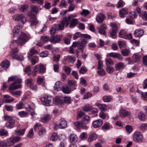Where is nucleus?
<instances>
[{
  "instance_id": "obj_1",
  "label": "nucleus",
  "mask_w": 147,
  "mask_h": 147,
  "mask_svg": "<svg viewBox=\"0 0 147 147\" xmlns=\"http://www.w3.org/2000/svg\"><path fill=\"white\" fill-rule=\"evenodd\" d=\"M76 14H71L68 16V18H64L59 24H55V29L57 30H63L65 25L66 26H67L69 23V22L71 18L77 17Z\"/></svg>"
},
{
  "instance_id": "obj_2",
  "label": "nucleus",
  "mask_w": 147,
  "mask_h": 147,
  "mask_svg": "<svg viewBox=\"0 0 147 147\" xmlns=\"http://www.w3.org/2000/svg\"><path fill=\"white\" fill-rule=\"evenodd\" d=\"M12 81H14V82L9 86L10 91L21 88V85L19 84L21 83V81L17 76H12L9 78L8 82Z\"/></svg>"
},
{
  "instance_id": "obj_3",
  "label": "nucleus",
  "mask_w": 147,
  "mask_h": 147,
  "mask_svg": "<svg viewBox=\"0 0 147 147\" xmlns=\"http://www.w3.org/2000/svg\"><path fill=\"white\" fill-rule=\"evenodd\" d=\"M40 10L36 6L32 5L31 6V11H29L27 13L28 15L30 18V25L31 26L37 24L38 22L36 19V16L33 12L36 13V14Z\"/></svg>"
},
{
  "instance_id": "obj_4",
  "label": "nucleus",
  "mask_w": 147,
  "mask_h": 147,
  "mask_svg": "<svg viewBox=\"0 0 147 147\" xmlns=\"http://www.w3.org/2000/svg\"><path fill=\"white\" fill-rule=\"evenodd\" d=\"M29 39L28 36L25 33L22 32L17 40H13L11 41L10 45L11 47L14 45H23L28 41Z\"/></svg>"
},
{
  "instance_id": "obj_5",
  "label": "nucleus",
  "mask_w": 147,
  "mask_h": 147,
  "mask_svg": "<svg viewBox=\"0 0 147 147\" xmlns=\"http://www.w3.org/2000/svg\"><path fill=\"white\" fill-rule=\"evenodd\" d=\"M46 68L42 64H39L36 65L34 67L33 71L32 72V75L34 76H36L37 74L44 73L45 71Z\"/></svg>"
},
{
  "instance_id": "obj_6",
  "label": "nucleus",
  "mask_w": 147,
  "mask_h": 147,
  "mask_svg": "<svg viewBox=\"0 0 147 147\" xmlns=\"http://www.w3.org/2000/svg\"><path fill=\"white\" fill-rule=\"evenodd\" d=\"M21 139V138L19 136L10 137L6 140V145L8 147L12 146L15 143L18 142Z\"/></svg>"
},
{
  "instance_id": "obj_7",
  "label": "nucleus",
  "mask_w": 147,
  "mask_h": 147,
  "mask_svg": "<svg viewBox=\"0 0 147 147\" xmlns=\"http://www.w3.org/2000/svg\"><path fill=\"white\" fill-rule=\"evenodd\" d=\"M87 43V41L84 39H82L80 42H73L71 47L74 48L77 46L78 48L82 52H83L84 48L85 47Z\"/></svg>"
},
{
  "instance_id": "obj_8",
  "label": "nucleus",
  "mask_w": 147,
  "mask_h": 147,
  "mask_svg": "<svg viewBox=\"0 0 147 147\" xmlns=\"http://www.w3.org/2000/svg\"><path fill=\"white\" fill-rule=\"evenodd\" d=\"M13 19L15 21H20L23 25L26 22V19L23 14H17L13 15L12 16Z\"/></svg>"
},
{
  "instance_id": "obj_9",
  "label": "nucleus",
  "mask_w": 147,
  "mask_h": 147,
  "mask_svg": "<svg viewBox=\"0 0 147 147\" xmlns=\"http://www.w3.org/2000/svg\"><path fill=\"white\" fill-rule=\"evenodd\" d=\"M133 140L135 142L138 143L142 142L143 140L142 134L139 131H136L133 136Z\"/></svg>"
},
{
  "instance_id": "obj_10",
  "label": "nucleus",
  "mask_w": 147,
  "mask_h": 147,
  "mask_svg": "<svg viewBox=\"0 0 147 147\" xmlns=\"http://www.w3.org/2000/svg\"><path fill=\"white\" fill-rule=\"evenodd\" d=\"M41 101L45 105L49 106L52 105L54 102L53 98L51 97H47L42 98Z\"/></svg>"
},
{
  "instance_id": "obj_11",
  "label": "nucleus",
  "mask_w": 147,
  "mask_h": 147,
  "mask_svg": "<svg viewBox=\"0 0 147 147\" xmlns=\"http://www.w3.org/2000/svg\"><path fill=\"white\" fill-rule=\"evenodd\" d=\"M110 26L112 29V31L110 32V36L113 38H115L117 37L116 33L117 30V24L111 23L110 24Z\"/></svg>"
},
{
  "instance_id": "obj_12",
  "label": "nucleus",
  "mask_w": 147,
  "mask_h": 147,
  "mask_svg": "<svg viewBox=\"0 0 147 147\" xmlns=\"http://www.w3.org/2000/svg\"><path fill=\"white\" fill-rule=\"evenodd\" d=\"M80 36L82 38H85L88 39H90L91 38L90 36L87 34H81L80 32H78L76 33L73 36V39L76 40Z\"/></svg>"
},
{
  "instance_id": "obj_13",
  "label": "nucleus",
  "mask_w": 147,
  "mask_h": 147,
  "mask_svg": "<svg viewBox=\"0 0 147 147\" xmlns=\"http://www.w3.org/2000/svg\"><path fill=\"white\" fill-rule=\"evenodd\" d=\"M10 46L12 49V50L10 53V55L12 57V58L15 59V58H17V56H18L17 54L19 50L17 48L14 49V47H15L17 46H15V45H13V46L11 47L10 45Z\"/></svg>"
},
{
  "instance_id": "obj_14",
  "label": "nucleus",
  "mask_w": 147,
  "mask_h": 147,
  "mask_svg": "<svg viewBox=\"0 0 147 147\" xmlns=\"http://www.w3.org/2000/svg\"><path fill=\"white\" fill-rule=\"evenodd\" d=\"M107 57H111L114 58H117L118 59L121 60L123 58L121 55L119 53L111 52L107 53Z\"/></svg>"
},
{
  "instance_id": "obj_15",
  "label": "nucleus",
  "mask_w": 147,
  "mask_h": 147,
  "mask_svg": "<svg viewBox=\"0 0 147 147\" xmlns=\"http://www.w3.org/2000/svg\"><path fill=\"white\" fill-rule=\"evenodd\" d=\"M9 62L8 60H5L2 62L0 65V71H1L3 69L8 68L10 66Z\"/></svg>"
},
{
  "instance_id": "obj_16",
  "label": "nucleus",
  "mask_w": 147,
  "mask_h": 147,
  "mask_svg": "<svg viewBox=\"0 0 147 147\" xmlns=\"http://www.w3.org/2000/svg\"><path fill=\"white\" fill-rule=\"evenodd\" d=\"M23 26L19 25H17L14 28L13 30V34L14 37H17L18 35L20 30Z\"/></svg>"
},
{
  "instance_id": "obj_17",
  "label": "nucleus",
  "mask_w": 147,
  "mask_h": 147,
  "mask_svg": "<svg viewBox=\"0 0 147 147\" xmlns=\"http://www.w3.org/2000/svg\"><path fill=\"white\" fill-rule=\"evenodd\" d=\"M107 26L105 24H102L100 25V27L98 28L99 33L101 34L105 35V31L107 30Z\"/></svg>"
},
{
  "instance_id": "obj_18",
  "label": "nucleus",
  "mask_w": 147,
  "mask_h": 147,
  "mask_svg": "<svg viewBox=\"0 0 147 147\" xmlns=\"http://www.w3.org/2000/svg\"><path fill=\"white\" fill-rule=\"evenodd\" d=\"M102 123V120L99 119L94 121L92 123V125L94 127L97 128L101 126Z\"/></svg>"
},
{
  "instance_id": "obj_19",
  "label": "nucleus",
  "mask_w": 147,
  "mask_h": 147,
  "mask_svg": "<svg viewBox=\"0 0 147 147\" xmlns=\"http://www.w3.org/2000/svg\"><path fill=\"white\" fill-rule=\"evenodd\" d=\"M63 88V85L62 83L60 81L57 82L54 86V89L57 91L61 90Z\"/></svg>"
},
{
  "instance_id": "obj_20",
  "label": "nucleus",
  "mask_w": 147,
  "mask_h": 147,
  "mask_svg": "<svg viewBox=\"0 0 147 147\" xmlns=\"http://www.w3.org/2000/svg\"><path fill=\"white\" fill-rule=\"evenodd\" d=\"M74 124L76 127L78 129L82 128L84 129H88L87 126L86 125H84L82 123L79 122H74Z\"/></svg>"
},
{
  "instance_id": "obj_21",
  "label": "nucleus",
  "mask_w": 147,
  "mask_h": 147,
  "mask_svg": "<svg viewBox=\"0 0 147 147\" xmlns=\"http://www.w3.org/2000/svg\"><path fill=\"white\" fill-rule=\"evenodd\" d=\"M119 113L120 116L122 117L130 116L131 115L130 112H128L127 110L123 109H121Z\"/></svg>"
},
{
  "instance_id": "obj_22",
  "label": "nucleus",
  "mask_w": 147,
  "mask_h": 147,
  "mask_svg": "<svg viewBox=\"0 0 147 147\" xmlns=\"http://www.w3.org/2000/svg\"><path fill=\"white\" fill-rule=\"evenodd\" d=\"M61 40L60 37L58 35H56L55 36H52L50 38V41L54 44L60 42Z\"/></svg>"
},
{
  "instance_id": "obj_23",
  "label": "nucleus",
  "mask_w": 147,
  "mask_h": 147,
  "mask_svg": "<svg viewBox=\"0 0 147 147\" xmlns=\"http://www.w3.org/2000/svg\"><path fill=\"white\" fill-rule=\"evenodd\" d=\"M141 58V56L140 54L135 53L133 56V61L135 63H138L140 61Z\"/></svg>"
},
{
  "instance_id": "obj_24",
  "label": "nucleus",
  "mask_w": 147,
  "mask_h": 147,
  "mask_svg": "<svg viewBox=\"0 0 147 147\" xmlns=\"http://www.w3.org/2000/svg\"><path fill=\"white\" fill-rule=\"evenodd\" d=\"M105 18V16L103 14L99 13L96 17V20L98 22L100 23L103 21Z\"/></svg>"
},
{
  "instance_id": "obj_25",
  "label": "nucleus",
  "mask_w": 147,
  "mask_h": 147,
  "mask_svg": "<svg viewBox=\"0 0 147 147\" xmlns=\"http://www.w3.org/2000/svg\"><path fill=\"white\" fill-rule=\"evenodd\" d=\"M38 52L34 48H32L30 49L28 53L27 57L29 60L31 59V57H32L33 55L34 54H37Z\"/></svg>"
},
{
  "instance_id": "obj_26",
  "label": "nucleus",
  "mask_w": 147,
  "mask_h": 147,
  "mask_svg": "<svg viewBox=\"0 0 147 147\" xmlns=\"http://www.w3.org/2000/svg\"><path fill=\"white\" fill-rule=\"evenodd\" d=\"M95 105L98 106L102 111H105L108 108V106L104 104H100L99 103H96Z\"/></svg>"
},
{
  "instance_id": "obj_27",
  "label": "nucleus",
  "mask_w": 147,
  "mask_h": 147,
  "mask_svg": "<svg viewBox=\"0 0 147 147\" xmlns=\"http://www.w3.org/2000/svg\"><path fill=\"white\" fill-rule=\"evenodd\" d=\"M70 141L71 143L76 142L78 140V137L75 134H71L69 136Z\"/></svg>"
},
{
  "instance_id": "obj_28",
  "label": "nucleus",
  "mask_w": 147,
  "mask_h": 147,
  "mask_svg": "<svg viewBox=\"0 0 147 147\" xmlns=\"http://www.w3.org/2000/svg\"><path fill=\"white\" fill-rule=\"evenodd\" d=\"M128 12L127 8H123L119 12V16L121 18H123L125 16Z\"/></svg>"
},
{
  "instance_id": "obj_29",
  "label": "nucleus",
  "mask_w": 147,
  "mask_h": 147,
  "mask_svg": "<svg viewBox=\"0 0 147 147\" xmlns=\"http://www.w3.org/2000/svg\"><path fill=\"white\" fill-rule=\"evenodd\" d=\"M51 117L49 115H45L41 118V121L44 123L47 122L51 119Z\"/></svg>"
},
{
  "instance_id": "obj_30",
  "label": "nucleus",
  "mask_w": 147,
  "mask_h": 147,
  "mask_svg": "<svg viewBox=\"0 0 147 147\" xmlns=\"http://www.w3.org/2000/svg\"><path fill=\"white\" fill-rule=\"evenodd\" d=\"M143 34V30L139 29H138L136 30L134 32V35L136 37L141 36H142Z\"/></svg>"
},
{
  "instance_id": "obj_31",
  "label": "nucleus",
  "mask_w": 147,
  "mask_h": 147,
  "mask_svg": "<svg viewBox=\"0 0 147 147\" xmlns=\"http://www.w3.org/2000/svg\"><path fill=\"white\" fill-rule=\"evenodd\" d=\"M15 120H11L8 121L6 123V126L7 128L11 129L14 127V126Z\"/></svg>"
},
{
  "instance_id": "obj_32",
  "label": "nucleus",
  "mask_w": 147,
  "mask_h": 147,
  "mask_svg": "<svg viewBox=\"0 0 147 147\" xmlns=\"http://www.w3.org/2000/svg\"><path fill=\"white\" fill-rule=\"evenodd\" d=\"M97 136L95 133L91 134L89 136L88 140V142H92L96 140L97 138Z\"/></svg>"
},
{
  "instance_id": "obj_33",
  "label": "nucleus",
  "mask_w": 147,
  "mask_h": 147,
  "mask_svg": "<svg viewBox=\"0 0 147 147\" xmlns=\"http://www.w3.org/2000/svg\"><path fill=\"white\" fill-rule=\"evenodd\" d=\"M115 67L117 71H119L124 68V64L122 62L118 63L116 64Z\"/></svg>"
},
{
  "instance_id": "obj_34",
  "label": "nucleus",
  "mask_w": 147,
  "mask_h": 147,
  "mask_svg": "<svg viewBox=\"0 0 147 147\" xmlns=\"http://www.w3.org/2000/svg\"><path fill=\"white\" fill-rule=\"evenodd\" d=\"M146 117L145 115L142 111L138 113V117L140 120L142 121H144L146 120Z\"/></svg>"
},
{
  "instance_id": "obj_35",
  "label": "nucleus",
  "mask_w": 147,
  "mask_h": 147,
  "mask_svg": "<svg viewBox=\"0 0 147 147\" xmlns=\"http://www.w3.org/2000/svg\"><path fill=\"white\" fill-rule=\"evenodd\" d=\"M90 120V117L87 115L84 116L83 118L82 123L84 125L88 124Z\"/></svg>"
},
{
  "instance_id": "obj_36",
  "label": "nucleus",
  "mask_w": 147,
  "mask_h": 147,
  "mask_svg": "<svg viewBox=\"0 0 147 147\" xmlns=\"http://www.w3.org/2000/svg\"><path fill=\"white\" fill-rule=\"evenodd\" d=\"M54 102L57 105H62L63 103V101L57 97H55Z\"/></svg>"
},
{
  "instance_id": "obj_37",
  "label": "nucleus",
  "mask_w": 147,
  "mask_h": 147,
  "mask_svg": "<svg viewBox=\"0 0 147 147\" xmlns=\"http://www.w3.org/2000/svg\"><path fill=\"white\" fill-rule=\"evenodd\" d=\"M67 124L65 121L62 120L59 123V127L61 129H63L66 128L67 127Z\"/></svg>"
},
{
  "instance_id": "obj_38",
  "label": "nucleus",
  "mask_w": 147,
  "mask_h": 147,
  "mask_svg": "<svg viewBox=\"0 0 147 147\" xmlns=\"http://www.w3.org/2000/svg\"><path fill=\"white\" fill-rule=\"evenodd\" d=\"M26 130V129L24 128L20 130H15V132L17 135L22 136L24 134Z\"/></svg>"
},
{
  "instance_id": "obj_39",
  "label": "nucleus",
  "mask_w": 147,
  "mask_h": 147,
  "mask_svg": "<svg viewBox=\"0 0 147 147\" xmlns=\"http://www.w3.org/2000/svg\"><path fill=\"white\" fill-rule=\"evenodd\" d=\"M33 108V107L29 105L28 106L27 108H26L27 111L30 112V114L32 116H33L35 114V113L34 111Z\"/></svg>"
},
{
  "instance_id": "obj_40",
  "label": "nucleus",
  "mask_w": 147,
  "mask_h": 147,
  "mask_svg": "<svg viewBox=\"0 0 147 147\" xmlns=\"http://www.w3.org/2000/svg\"><path fill=\"white\" fill-rule=\"evenodd\" d=\"M126 31L125 30H122L119 32L118 36L120 38L125 39L126 38Z\"/></svg>"
},
{
  "instance_id": "obj_41",
  "label": "nucleus",
  "mask_w": 147,
  "mask_h": 147,
  "mask_svg": "<svg viewBox=\"0 0 147 147\" xmlns=\"http://www.w3.org/2000/svg\"><path fill=\"white\" fill-rule=\"evenodd\" d=\"M92 107V106L91 105L87 104L83 107L82 110L84 111L88 112L89 113Z\"/></svg>"
},
{
  "instance_id": "obj_42",
  "label": "nucleus",
  "mask_w": 147,
  "mask_h": 147,
  "mask_svg": "<svg viewBox=\"0 0 147 147\" xmlns=\"http://www.w3.org/2000/svg\"><path fill=\"white\" fill-rule=\"evenodd\" d=\"M121 53L124 56H127L129 55L130 51L129 49L126 48L121 50Z\"/></svg>"
},
{
  "instance_id": "obj_43",
  "label": "nucleus",
  "mask_w": 147,
  "mask_h": 147,
  "mask_svg": "<svg viewBox=\"0 0 147 147\" xmlns=\"http://www.w3.org/2000/svg\"><path fill=\"white\" fill-rule=\"evenodd\" d=\"M34 135L33 129L32 128H31L29 131L27 137L28 138H33Z\"/></svg>"
},
{
  "instance_id": "obj_44",
  "label": "nucleus",
  "mask_w": 147,
  "mask_h": 147,
  "mask_svg": "<svg viewBox=\"0 0 147 147\" xmlns=\"http://www.w3.org/2000/svg\"><path fill=\"white\" fill-rule=\"evenodd\" d=\"M140 129L142 131H144L147 130V123H143L140 125Z\"/></svg>"
},
{
  "instance_id": "obj_45",
  "label": "nucleus",
  "mask_w": 147,
  "mask_h": 147,
  "mask_svg": "<svg viewBox=\"0 0 147 147\" xmlns=\"http://www.w3.org/2000/svg\"><path fill=\"white\" fill-rule=\"evenodd\" d=\"M69 85L71 87L75 86H76V81L73 80H70L68 81Z\"/></svg>"
},
{
  "instance_id": "obj_46",
  "label": "nucleus",
  "mask_w": 147,
  "mask_h": 147,
  "mask_svg": "<svg viewBox=\"0 0 147 147\" xmlns=\"http://www.w3.org/2000/svg\"><path fill=\"white\" fill-rule=\"evenodd\" d=\"M67 60L69 61L71 63H73L76 61V58L71 56H68L66 58Z\"/></svg>"
},
{
  "instance_id": "obj_47",
  "label": "nucleus",
  "mask_w": 147,
  "mask_h": 147,
  "mask_svg": "<svg viewBox=\"0 0 147 147\" xmlns=\"http://www.w3.org/2000/svg\"><path fill=\"white\" fill-rule=\"evenodd\" d=\"M125 128L128 134H130L133 131L132 127L130 125H127L125 126Z\"/></svg>"
},
{
  "instance_id": "obj_48",
  "label": "nucleus",
  "mask_w": 147,
  "mask_h": 147,
  "mask_svg": "<svg viewBox=\"0 0 147 147\" xmlns=\"http://www.w3.org/2000/svg\"><path fill=\"white\" fill-rule=\"evenodd\" d=\"M24 104L22 102H19L16 104V108L17 109H21L23 108Z\"/></svg>"
},
{
  "instance_id": "obj_49",
  "label": "nucleus",
  "mask_w": 147,
  "mask_h": 147,
  "mask_svg": "<svg viewBox=\"0 0 147 147\" xmlns=\"http://www.w3.org/2000/svg\"><path fill=\"white\" fill-rule=\"evenodd\" d=\"M62 91L64 93L66 94H69L71 92V89L68 87L63 88Z\"/></svg>"
},
{
  "instance_id": "obj_50",
  "label": "nucleus",
  "mask_w": 147,
  "mask_h": 147,
  "mask_svg": "<svg viewBox=\"0 0 147 147\" xmlns=\"http://www.w3.org/2000/svg\"><path fill=\"white\" fill-rule=\"evenodd\" d=\"M38 61V57H34L32 58L31 63L32 65H34Z\"/></svg>"
},
{
  "instance_id": "obj_51",
  "label": "nucleus",
  "mask_w": 147,
  "mask_h": 147,
  "mask_svg": "<svg viewBox=\"0 0 147 147\" xmlns=\"http://www.w3.org/2000/svg\"><path fill=\"white\" fill-rule=\"evenodd\" d=\"M105 62L106 65L107 66L113 65L114 63L113 61L110 58L106 59Z\"/></svg>"
},
{
  "instance_id": "obj_52",
  "label": "nucleus",
  "mask_w": 147,
  "mask_h": 147,
  "mask_svg": "<svg viewBox=\"0 0 147 147\" xmlns=\"http://www.w3.org/2000/svg\"><path fill=\"white\" fill-rule=\"evenodd\" d=\"M80 84L83 86H86L87 85L86 80L83 77L80 78Z\"/></svg>"
},
{
  "instance_id": "obj_53",
  "label": "nucleus",
  "mask_w": 147,
  "mask_h": 147,
  "mask_svg": "<svg viewBox=\"0 0 147 147\" xmlns=\"http://www.w3.org/2000/svg\"><path fill=\"white\" fill-rule=\"evenodd\" d=\"M97 71V73L100 76H104L106 74V72L103 69H100Z\"/></svg>"
},
{
  "instance_id": "obj_54",
  "label": "nucleus",
  "mask_w": 147,
  "mask_h": 147,
  "mask_svg": "<svg viewBox=\"0 0 147 147\" xmlns=\"http://www.w3.org/2000/svg\"><path fill=\"white\" fill-rule=\"evenodd\" d=\"M78 23V21L77 19H73L71 21L70 25V27H71L73 26H75Z\"/></svg>"
},
{
  "instance_id": "obj_55",
  "label": "nucleus",
  "mask_w": 147,
  "mask_h": 147,
  "mask_svg": "<svg viewBox=\"0 0 147 147\" xmlns=\"http://www.w3.org/2000/svg\"><path fill=\"white\" fill-rule=\"evenodd\" d=\"M46 130L44 128H42L39 131L38 134L40 136L42 137L46 134Z\"/></svg>"
},
{
  "instance_id": "obj_56",
  "label": "nucleus",
  "mask_w": 147,
  "mask_h": 147,
  "mask_svg": "<svg viewBox=\"0 0 147 147\" xmlns=\"http://www.w3.org/2000/svg\"><path fill=\"white\" fill-rule=\"evenodd\" d=\"M31 67L30 66H28L26 67V68L24 69V71L28 75H30L32 74L31 73V71L30 70Z\"/></svg>"
},
{
  "instance_id": "obj_57",
  "label": "nucleus",
  "mask_w": 147,
  "mask_h": 147,
  "mask_svg": "<svg viewBox=\"0 0 147 147\" xmlns=\"http://www.w3.org/2000/svg\"><path fill=\"white\" fill-rule=\"evenodd\" d=\"M41 40L43 42H46L48 41H50V38L48 36H43L41 38Z\"/></svg>"
},
{
  "instance_id": "obj_58",
  "label": "nucleus",
  "mask_w": 147,
  "mask_h": 147,
  "mask_svg": "<svg viewBox=\"0 0 147 147\" xmlns=\"http://www.w3.org/2000/svg\"><path fill=\"white\" fill-rule=\"evenodd\" d=\"M58 138L57 134L56 133H53L50 139L53 141H55Z\"/></svg>"
},
{
  "instance_id": "obj_59",
  "label": "nucleus",
  "mask_w": 147,
  "mask_h": 147,
  "mask_svg": "<svg viewBox=\"0 0 147 147\" xmlns=\"http://www.w3.org/2000/svg\"><path fill=\"white\" fill-rule=\"evenodd\" d=\"M8 135V133L6 130L3 129L0 130V135L7 136Z\"/></svg>"
},
{
  "instance_id": "obj_60",
  "label": "nucleus",
  "mask_w": 147,
  "mask_h": 147,
  "mask_svg": "<svg viewBox=\"0 0 147 147\" xmlns=\"http://www.w3.org/2000/svg\"><path fill=\"white\" fill-rule=\"evenodd\" d=\"M98 112V109H97L92 107L90 111L89 114H93L96 113Z\"/></svg>"
},
{
  "instance_id": "obj_61",
  "label": "nucleus",
  "mask_w": 147,
  "mask_h": 147,
  "mask_svg": "<svg viewBox=\"0 0 147 147\" xmlns=\"http://www.w3.org/2000/svg\"><path fill=\"white\" fill-rule=\"evenodd\" d=\"M64 102L67 104H69L71 102V100L70 97H64Z\"/></svg>"
},
{
  "instance_id": "obj_62",
  "label": "nucleus",
  "mask_w": 147,
  "mask_h": 147,
  "mask_svg": "<svg viewBox=\"0 0 147 147\" xmlns=\"http://www.w3.org/2000/svg\"><path fill=\"white\" fill-rule=\"evenodd\" d=\"M110 126L107 123L104 124L102 127V130H109L110 129Z\"/></svg>"
},
{
  "instance_id": "obj_63",
  "label": "nucleus",
  "mask_w": 147,
  "mask_h": 147,
  "mask_svg": "<svg viewBox=\"0 0 147 147\" xmlns=\"http://www.w3.org/2000/svg\"><path fill=\"white\" fill-rule=\"evenodd\" d=\"M92 96V94L90 92H88L83 97L84 99H86L91 97Z\"/></svg>"
},
{
  "instance_id": "obj_64",
  "label": "nucleus",
  "mask_w": 147,
  "mask_h": 147,
  "mask_svg": "<svg viewBox=\"0 0 147 147\" xmlns=\"http://www.w3.org/2000/svg\"><path fill=\"white\" fill-rule=\"evenodd\" d=\"M106 71L108 73L111 74L114 72V69L112 67L108 66L106 68Z\"/></svg>"
}]
</instances>
